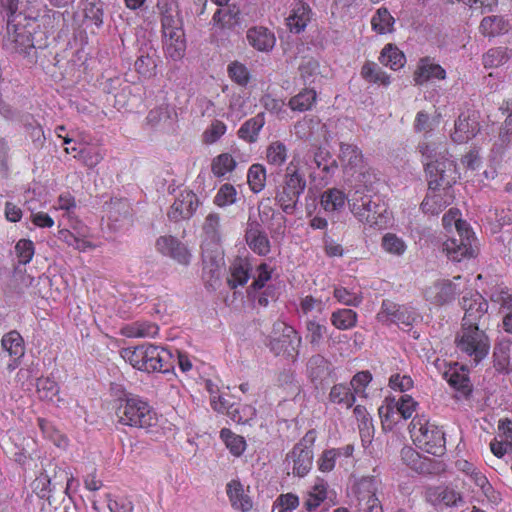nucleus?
Returning a JSON list of instances; mask_svg holds the SVG:
<instances>
[{
    "label": "nucleus",
    "mask_w": 512,
    "mask_h": 512,
    "mask_svg": "<svg viewBox=\"0 0 512 512\" xmlns=\"http://www.w3.org/2000/svg\"><path fill=\"white\" fill-rule=\"evenodd\" d=\"M36 26L35 18H28L22 13L8 16L3 47L10 53L35 59L37 49L46 47V36L43 32L39 34V38L34 36Z\"/></svg>",
    "instance_id": "1"
},
{
    "label": "nucleus",
    "mask_w": 512,
    "mask_h": 512,
    "mask_svg": "<svg viewBox=\"0 0 512 512\" xmlns=\"http://www.w3.org/2000/svg\"><path fill=\"white\" fill-rule=\"evenodd\" d=\"M115 395V414L119 423L141 429H148L157 424L156 412L139 396L123 391L118 386Z\"/></svg>",
    "instance_id": "2"
},
{
    "label": "nucleus",
    "mask_w": 512,
    "mask_h": 512,
    "mask_svg": "<svg viewBox=\"0 0 512 512\" xmlns=\"http://www.w3.org/2000/svg\"><path fill=\"white\" fill-rule=\"evenodd\" d=\"M419 149L427 159L425 170L430 178L429 189L435 191L441 185L450 187L456 180V167L454 161L447 157L446 148L425 143Z\"/></svg>",
    "instance_id": "3"
},
{
    "label": "nucleus",
    "mask_w": 512,
    "mask_h": 512,
    "mask_svg": "<svg viewBox=\"0 0 512 512\" xmlns=\"http://www.w3.org/2000/svg\"><path fill=\"white\" fill-rule=\"evenodd\" d=\"M306 188L304 174L291 162L286 169L283 184L277 188L275 201L284 213L292 215L297 209L300 195Z\"/></svg>",
    "instance_id": "4"
},
{
    "label": "nucleus",
    "mask_w": 512,
    "mask_h": 512,
    "mask_svg": "<svg viewBox=\"0 0 512 512\" xmlns=\"http://www.w3.org/2000/svg\"><path fill=\"white\" fill-rule=\"evenodd\" d=\"M350 210L353 215L363 223L373 226H382L386 223L387 208L378 197L362 194L355 191L349 200Z\"/></svg>",
    "instance_id": "5"
},
{
    "label": "nucleus",
    "mask_w": 512,
    "mask_h": 512,
    "mask_svg": "<svg viewBox=\"0 0 512 512\" xmlns=\"http://www.w3.org/2000/svg\"><path fill=\"white\" fill-rule=\"evenodd\" d=\"M456 347L478 364L489 352L490 341L479 326H462L455 337Z\"/></svg>",
    "instance_id": "6"
},
{
    "label": "nucleus",
    "mask_w": 512,
    "mask_h": 512,
    "mask_svg": "<svg viewBox=\"0 0 512 512\" xmlns=\"http://www.w3.org/2000/svg\"><path fill=\"white\" fill-rule=\"evenodd\" d=\"M410 425L412 437L420 449L434 456L445 453L446 441L441 428L429 422L423 423L421 419H413Z\"/></svg>",
    "instance_id": "7"
},
{
    "label": "nucleus",
    "mask_w": 512,
    "mask_h": 512,
    "mask_svg": "<svg viewBox=\"0 0 512 512\" xmlns=\"http://www.w3.org/2000/svg\"><path fill=\"white\" fill-rule=\"evenodd\" d=\"M476 241L473 231L465 221H456V231L444 242V251L449 259L460 262L476 255L473 243Z\"/></svg>",
    "instance_id": "8"
},
{
    "label": "nucleus",
    "mask_w": 512,
    "mask_h": 512,
    "mask_svg": "<svg viewBox=\"0 0 512 512\" xmlns=\"http://www.w3.org/2000/svg\"><path fill=\"white\" fill-rule=\"evenodd\" d=\"M315 439V431L309 430L286 455L285 462L287 469H291L294 476L304 477L311 470L313 464V444Z\"/></svg>",
    "instance_id": "9"
},
{
    "label": "nucleus",
    "mask_w": 512,
    "mask_h": 512,
    "mask_svg": "<svg viewBox=\"0 0 512 512\" xmlns=\"http://www.w3.org/2000/svg\"><path fill=\"white\" fill-rule=\"evenodd\" d=\"M460 304L465 311L462 326H479L488 311V303L483 296L469 291L462 297Z\"/></svg>",
    "instance_id": "10"
},
{
    "label": "nucleus",
    "mask_w": 512,
    "mask_h": 512,
    "mask_svg": "<svg viewBox=\"0 0 512 512\" xmlns=\"http://www.w3.org/2000/svg\"><path fill=\"white\" fill-rule=\"evenodd\" d=\"M202 266L204 277L209 281L218 280L224 266V252L220 243L202 242Z\"/></svg>",
    "instance_id": "11"
},
{
    "label": "nucleus",
    "mask_w": 512,
    "mask_h": 512,
    "mask_svg": "<svg viewBox=\"0 0 512 512\" xmlns=\"http://www.w3.org/2000/svg\"><path fill=\"white\" fill-rule=\"evenodd\" d=\"M428 503L436 508L458 507L464 504L462 494L449 486L428 487L425 491Z\"/></svg>",
    "instance_id": "12"
},
{
    "label": "nucleus",
    "mask_w": 512,
    "mask_h": 512,
    "mask_svg": "<svg viewBox=\"0 0 512 512\" xmlns=\"http://www.w3.org/2000/svg\"><path fill=\"white\" fill-rule=\"evenodd\" d=\"M199 205L197 195L192 191H182L175 199L168 211V218L171 221L179 222L192 217Z\"/></svg>",
    "instance_id": "13"
},
{
    "label": "nucleus",
    "mask_w": 512,
    "mask_h": 512,
    "mask_svg": "<svg viewBox=\"0 0 512 512\" xmlns=\"http://www.w3.org/2000/svg\"><path fill=\"white\" fill-rule=\"evenodd\" d=\"M479 129V122L475 111L467 110L462 112L455 121V128L451 138L455 143H465L475 137Z\"/></svg>",
    "instance_id": "14"
},
{
    "label": "nucleus",
    "mask_w": 512,
    "mask_h": 512,
    "mask_svg": "<svg viewBox=\"0 0 512 512\" xmlns=\"http://www.w3.org/2000/svg\"><path fill=\"white\" fill-rule=\"evenodd\" d=\"M156 247L160 253L171 257L181 265L188 266L191 262L192 254L186 245L173 236L158 238Z\"/></svg>",
    "instance_id": "15"
},
{
    "label": "nucleus",
    "mask_w": 512,
    "mask_h": 512,
    "mask_svg": "<svg viewBox=\"0 0 512 512\" xmlns=\"http://www.w3.org/2000/svg\"><path fill=\"white\" fill-rule=\"evenodd\" d=\"M392 323L404 326H410L415 320L414 314L406 307L399 306L391 300H383L381 311L378 313V319L384 321V318Z\"/></svg>",
    "instance_id": "16"
},
{
    "label": "nucleus",
    "mask_w": 512,
    "mask_h": 512,
    "mask_svg": "<svg viewBox=\"0 0 512 512\" xmlns=\"http://www.w3.org/2000/svg\"><path fill=\"white\" fill-rule=\"evenodd\" d=\"M456 294L455 285L449 280H438L425 290V298L436 306L450 303Z\"/></svg>",
    "instance_id": "17"
},
{
    "label": "nucleus",
    "mask_w": 512,
    "mask_h": 512,
    "mask_svg": "<svg viewBox=\"0 0 512 512\" xmlns=\"http://www.w3.org/2000/svg\"><path fill=\"white\" fill-rule=\"evenodd\" d=\"M245 239L249 248L258 255L265 256L270 252V241L257 221H248Z\"/></svg>",
    "instance_id": "18"
},
{
    "label": "nucleus",
    "mask_w": 512,
    "mask_h": 512,
    "mask_svg": "<svg viewBox=\"0 0 512 512\" xmlns=\"http://www.w3.org/2000/svg\"><path fill=\"white\" fill-rule=\"evenodd\" d=\"M152 344H143L134 348L128 347L122 350V357L128 361L134 368L150 373L151 358L150 349Z\"/></svg>",
    "instance_id": "19"
},
{
    "label": "nucleus",
    "mask_w": 512,
    "mask_h": 512,
    "mask_svg": "<svg viewBox=\"0 0 512 512\" xmlns=\"http://www.w3.org/2000/svg\"><path fill=\"white\" fill-rule=\"evenodd\" d=\"M246 38L253 48L261 52L272 50L276 42L274 33L263 26L248 29Z\"/></svg>",
    "instance_id": "20"
},
{
    "label": "nucleus",
    "mask_w": 512,
    "mask_h": 512,
    "mask_svg": "<svg viewBox=\"0 0 512 512\" xmlns=\"http://www.w3.org/2000/svg\"><path fill=\"white\" fill-rule=\"evenodd\" d=\"M151 372L169 373L174 371L176 360L171 350L152 345L150 349Z\"/></svg>",
    "instance_id": "21"
},
{
    "label": "nucleus",
    "mask_w": 512,
    "mask_h": 512,
    "mask_svg": "<svg viewBox=\"0 0 512 512\" xmlns=\"http://www.w3.org/2000/svg\"><path fill=\"white\" fill-rule=\"evenodd\" d=\"M445 77V70L439 64L433 63L429 57L421 58L414 72V81L417 85H423L432 78L444 80Z\"/></svg>",
    "instance_id": "22"
},
{
    "label": "nucleus",
    "mask_w": 512,
    "mask_h": 512,
    "mask_svg": "<svg viewBox=\"0 0 512 512\" xmlns=\"http://www.w3.org/2000/svg\"><path fill=\"white\" fill-rule=\"evenodd\" d=\"M401 459L404 464L418 473H432V461L429 458L422 457L415 449L405 446L401 449Z\"/></svg>",
    "instance_id": "23"
},
{
    "label": "nucleus",
    "mask_w": 512,
    "mask_h": 512,
    "mask_svg": "<svg viewBox=\"0 0 512 512\" xmlns=\"http://www.w3.org/2000/svg\"><path fill=\"white\" fill-rule=\"evenodd\" d=\"M311 19V9L308 4L298 0L287 18V25L294 33L302 32Z\"/></svg>",
    "instance_id": "24"
},
{
    "label": "nucleus",
    "mask_w": 512,
    "mask_h": 512,
    "mask_svg": "<svg viewBox=\"0 0 512 512\" xmlns=\"http://www.w3.org/2000/svg\"><path fill=\"white\" fill-rule=\"evenodd\" d=\"M338 159L345 170H353L362 166L363 154L354 144L340 142Z\"/></svg>",
    "instance_id": "25"
},
{
    "label": "nucleus",
    "mask_w": 512,
    "mask_h": 512,
    "mask_svg": "<svg viewBox=\"0 0 512 512\" xmlns=\"http://www.w3.org/2000/svg\"><path fill=\"white\" fill-rule=\"evenodd\" d=\"M510 26L508 21L499 15L484 17L479 25L480 33L485 37H495L506 33Z\"/></svg>",
    "instance_id": "26"
},
{
    "label": "nucleus",
    "mask_w": 512,
    "mask_h": 512,
    "mask_svg": "<svg viewBox=\"0 0 512 512\" xmlns=\"http://www.w3.org/2000/svg\"><path fill=\"white\" fill-rule=\"evenodd\" d=\"M1 345L14 358V364H9V368L14 369L18 365L17 360L24 356L23 338L17 331H10L3 336Z\"/></svg>",
    "instance_id": "27"
},
{
    "label": "nucleus",
    "mask_w": 512,
    "mask_h": 512,
    "mask_svg": "<svg viewBox=\"0 0 512 512\" xmlns=\"http://www.w3.org/2000/svg\"><path fill=\"white\" fill-rule=\"evenodd\" d=\"M265 124L264 113H258L256 116L245 121L238 130V137L249 143H254L258 139V134Z\"/></svg>",
    "instance_id": "28"
},
{
    "label": "nucleus",
    "mask_w": 512,
    "mask_h": 512,
    "mask_svg": "<svg viewBox=\"0 0 512 512\" xmlns=\"http://www.w3.org/2000/svg\"><path fill=\"white\" fill-rule=\"evenodd\" d=\"M161 25L163 29L183 28V21L180 17L178 6L174 2H165L160 6Z\"/></svg>",
    "instance_id": "29"
},
{
    "label": "nucleus",
    "mask_w": 512,
    "mask_h": 512,
    "mask_svg": "<svg viewBox=\"0 0 512 512\" xmlns=\"http://www.w3.org/2000/svg\"><path fill=\"white\" fill-rule=\"evenodd\" d=\"M227 494L234 508L247 512L252 508V501L244 494L243 487L238 481H231L227 485Z\"/></svg>",
    "instance_id": "30"
},
{
    "label": "nucleus",
    "mask_w": 512,
    "mask_h": 512,
    "mask_svg": "<svg viewBox=\"0 0 512 512\" xmlns=\"http://www.w3.org/2000/svg\"><path fill=\"white\" fill-rule=\"evenodd\" d=\"M378 479L374 476L363 477L356 485V494L359 506L366 504L372 499H378L376 492L378 490Z\"/></svg>",
    "instance_id": "31"
},
{
    "label": "nucleus",
    "mask_w": 512,
    "mask_h": 512,
    "mask_svg": "<svg viewBox=\"0 0 512 512\" xmlns=\"http://www.w3.org/2000/svg\"><path fill=\"white\" fill-rule=\"evenodd\" d=\"M213 24L221 29L233 28L240 22V10L236 6L217 9L212 18Z\"/></svg>",
    "instance_id": "32"
},
{
    "label": "nucleus",
    "mask_w": 512,
    "mask_h": 512,
    "mask_svg": "<svg viewBox=\"0 0 512 512\" xmlns=\"http://www.w3.org/2000/svg\"><path fill=\"white\" fill-rule=\"evenodd\" d=\"M231 277L228 285L231 289L244 286L250 277V264L246 260L238 259L230 267Z\"/></svg>",
    "instance_id": "33"
},
{
    "label": "nucleus",
    "mask_w": 512,
    "mask_h": 512,
    "mask_svg": "<svg viewBox=\"0 0 512 512\" xmlns=\"http://www.w3.org/2000/svg\"><path fill=\"white\" fill-rule=\"evenodd\" d=\"M379 61L383 65L397 70L404 66L405 56L395 45L387 44L381 51Z\"/></svg>",
    "instance_id": "34"
},
{
    "label": "nucleus",
    "mask_w": 512,
    "mask_h": 512,
    "mask_svg": "<svg viewBox=\"0 0 512 512\" xmlns=\"http://www.w3.org/2000/svg\"><path fill=\"white\" fill-rule=\"evenodd\" d=\"M347 197L339 189L326 190L321 196V205L326 211H337L344 207Z\"/></svg>",
    "instance_id": "35"
},
{
    "label": "nucleus",
    "mask_w": 512,
    "mask_h": 512,
    "mask_svg": "<svg viewBox=\"0 0 512 512\" xmlns=\"http://www.w3.org/2000/svg\"><path fill=\"white\" fill-rule=\"evenodd\" d=\"M394 22L395 19L390 14L388 9L385 7H381L372 17L371 25L373 30H375L379 34H385L393 31Z\"/></svg>",
    "instance_id": "36"
},
{
    "label": "nucleus",
    "mask_w": 512,
    "mask_h": 512,
    "mask_svg": "<svg viewBox=\"0 0 512 512\" xmlns=\"http://www.w3.org/2000/svg\"><path fill=\"white\" fill-rule=\"evenodd\" d=\"M316 92L314 89H304L289 100V107L293 111L304 112L311 109L316 101Z\"/></svg>",
    "instance_id": "37"
},
{
    "label": "nucleus",
    "mask_w": 512,
    "mask_h": 512,
    "mask_svg": "<svg viewBox=\"0 0 512 512\" xmlns=\"http://www.w3.org/2000/svg\"><path fill=\"white\" fill-rule=\"evenodd\" d=\"M299 308L304 315L316 319L324 312L326 302L312 295H307L300 300Z\"/></svg>",
    "instance_id": "38"
},
{
    "label": "nucleus",
    "mask_w": 512,
    "mask_h": 512,
    "mask_svg": "<svg viewBox=\"0 0 512 512\" xmlns=\"http://www.w3.org/2000/svg\"><path fill=\"white\" fill-rule=\"evenodd\" d=\"M331 323L340 330L351 329L356 326L357 313L351 309H339L332 313Z\"/></svg>",
    "instance_id": "39"
},
{
    "label": "nucleus",
    "mask_w": 512,
    "mask_h": 512,
    "mask_svg": "<svg viewBox=\"0 0 512 512\" xmlns=\"http://www.w3.org/2000/svg\"><path fill=\"white\" fill-rule=\"evenodd\" d=\"M329 399L331 402L343 405L346 408L353 406L355 396L351 389L344 384H336L331 388Z\"/></svg>",
    "instance_id": "40"
},
{
    "label": "nucleus",
    "mask_w": 512,
    "mask_h": 512,
    "mask_svg": "<svg viewBox=\"0 0 512 512\" xmlns=\"http://www.w3.org/2000/svg\"><path fill=\"white\" fill-rule=\"evenodd\" d=\"M448 205L449 202L441 194L433 192L426 195L421 203V209L425 214L438 215Z\"/></svg>",
    "instance_id": "41"
},
{
    "label": "nucleus",
    "mask_w": 512,
    "mask_h": 512,
    "mask_svg": "<svg viewBox=\"0 0 512 512\" xmlns=\"http://www.w3.org/2000/svg\"><path fill=\"white\" fill-rule=\"evenodd\" d=\"M220 437L234 456H240L244 452L246 442L242 436L234 434L227 428H223L220 432Z\"/></svg>",
    "instance_id": "42"
},
{
    "label": "nucleus",
    "mask_w": 512,
    "mask_h": 512,
    "mask_svg": "<svg viewBox=\"0 0 512 512\" xmlns=\"http://www.w3.org/2000/svg\"><path fill=\"white\" fill-rule=\"evenodd\" d=\"M445 377L448 383L463 396L467 397L470 395L472 389L467 375L456 370H449L445 372Z\"/></svg>",
    "instance_id": "43"
},
{
    "label": "nucleus",
    "mask_w": 512,
    "mask_h": 512,
    "mask_svg": "<svg viewBox=\"0 0 512 512\" xmlns=\"http://www.w3.org/2000/svg\"><path fill=\"white\" fill-rule=\"evenodd\" d=\"M247 181L254 193H259L265 187L266 170L260 164H253L247 174Z\"/></svg>",
    "instance_id": "44"
},
{
    "label": "nucleus",
    "mask_w": 512,
    "mask_h": 512,
    "mask_svg": "<svg viewBox=\"0 0 512 512\" xmlns=\"http://www.w3.org/2000/svg\"><path fill=\"white\" fill-rule=\"evenodd\" d=\"M361 75L368 82L380 83L385 86L390 83L389 76L373 62H366L362 66Z\"/></svg>",
    "instance_id": "45"
},
{
    "label": "nucleus",
    "mask_w": 512,
    "mask_h": 512,
    "mask_svg": "<svg viewBox=\"0 0 512 512\" xmlns=\"http://www.w3.org/2000/svg\"><path fill=\"white\" fill-rule=\"evenodd\" d=\"M220 217L216 213H210L203 226L204 239L203 242H217L220 243Z\"/></svg>",
    "instance_id": "46"
},
{
    "label": "nucleus",
    "mask_w": 512,
    "mask_h": 512,
    "mask_svg": "<svg viewBox=\"0 0 512 512\" xmlns=\"http://www.w3.org/2000/svg\"><path fill=\"white\" fill-rule=\"evenodd\" d=\"M36 387L37 394L41 400L54 401L58 396L59 386L50 378H39Z\"/></svg>",
    "instance_id": "47"
},
{
    "label": "nucleus",
    "mask_w": 512,
    "mask_h": 512,
    "mask_svg": "<svg viewBox=\"0 0 512 512\" xmlns=\"http://www.w3.org/2000/svg\"><path fill=\"white\" fill-rule=\"evenodd\" d=\"M327 498V486L325 483H319L313 486L312 491L307 494L304 501V507L308 511H313Z\"/></svg>",
    "instance_id": "48"
},
{
    "label": "nucleus",
    "mask_w": 512,
    "mask_h": 512,
    "mask_svg": "<svg viewBox=\"0 0 512 512\" xmlns=\"http://www.w3.org/2000/svg\"><path fill=\"white\" fill-rule=\"evenodd\" d=\"M266 158L269 164L281 166L287 159V148L280 141L272 142L266 150Z\"/></svg>",
    "instance_id": "49"
},
{
    "label": "nucleus",
    "mask_w": 512,
    "mask_h": 512,
    "mask_svg": "<svg viewBox=\"0 0 512 512\" xmlns=\"http://www.w3.org/2000/svg\"><path fill=\"white\" fill-rule=\"evenodd\" d=\"M510 58L507 48L497 47L488 50L483 56V64L486 68L503 65Z\"/></svg>",
    "instance_id": "50"
},
{
    "label": "nucleus",
    "mask_w": 512,
    "mask_h": 512,
    "mask_svg": "<svg viewBox=\"0 0 512 512\" xmlns=\"http://www.w3.org/2000/svg\"><path fill=\"white\" fill-rule=\"evenodd\" d=\"M307 369L313 380L321 379L328 374L329 362L323 356L317 354L309 359Z\"/></svg>",
    "instance_id": "51"
},
{
    "label": "nucleus",
    "mask_w": 512,
    "mask_h": 512,
    "mask_svg": "<svg viewBox=\"0 0 512 512\" xmlns=\"http://www.w3.org/2000/svg\"><path fill=\"white\" fill-rule=\"evenodd\" d=\"M470 478L478 486L483 494L488 498L489 501L497 503L500 500L499 493H497L492 485L489 483L487 477L483 475L479 470H476L470 475Z\"/></svg>",
    "instance_id": "52"
},
{
    "label": "nucleus",
    "mask_w": 512,
    "mask_h": 512,
    "mask_svg": "<svg viewBox=\"0 0 512 512\" xmlns=\"http://www.w3.org/2000/svg\"><path fill=\"white\" fill-rule=\"evenodd\" d=\"M172 114L176 115L173 109L167 105H162L149 111L146 120L151 127H157L161 123L170 122Z\"/></svg>",
    "instance_id": "53"
},
{
    "label": "nucleus",
    "mask_w": 512,
    "mask_h": 512,
    "mask_svg": "<svg viewBox=\"0 0 512 512\" xmlns=\"http://www.w3.org/2000/svg\"><path fill=\"white\" fill-rule=\"evenodd\" d=\"M235 166L234 158L228 153H223L213 160L211 169L214 175L220 177L231 172Z\"/></svg>",
    "instance_id": "54"
},
{
    "label": "nucleus",
    "mask_w": 512,
    "mask_h": 512,
    "mask_svg": "<svg viewBox=\"0 0 512 512\" xmlns=\"http://www.w3.org/2000/svg\"><path fill=\"white\" fill-rule=\"evenodd\" d=\"M314 161L319 168L322 167L326 174H333L338 168L337 160L333 159L330 152L324 148H318L314 155Z\"/></svg>",
    "instance_id": "55"
},
{
    "label": "nucleus",
    "mask_w": 512,
    "mask_h": 512,
    "mask_svg": "<svg viewBox=\"0 0 512 512\" xmlns=\"http://www.w3.org/2000/svg\"><path fill=\"white\" fill-rule=\"evenodd\" d=\"M494 367L500 373H509V344H500L494 350Z\"/></svg>",
    "instance_id": "56"
},
{
    "label": "nucleus",
    "mask_w": 512,
    "mask_h": 512,
    "mask_svg": "<svg viewBox=\"0 0 512 512\" xmlns=\"http://www.w3.org/2000/svg\"><path fill=\"white\" fill-rule=\"evenodd\" d=\"M382 246L386 252L397 256L402 255L406 250L404 241L392 233H387L383 237Z\"/></svg>",
    "instance_id": "57"
},
{
    "label": "nucleus",
    "mask_w": 512,
    "mask_h": 512,
    "mask_svg": "<svg viewBox=\"0 0 512 512\" xmlns=\"http://www.w3.org/2000/svg\"><path fill=\"white\" fill-rule=\"evenodd\" d=\"M236 195H237V192H236V189L234 188V186L226 183V184L222 185L220 187V189L218 190V192L215 196L214 202L216 205L221 206V207L231 205V204L235 203Z\"/></svg>",
    "instance_id": "58"
},
{
    "label": "nucleus",
    "mask_w": 512,
    "mask_h": 512,
    "mask_svg": "<svg viewBox=\"0 0 512 512\" xmlns=\"http://www.w3.org/2000/svg\"><path fill=\"white\" fill-rule=\"evenodd\" d=\"M156 67L157 64L154 57L149 54L141 55L135 61V69L143 77L154 75Z\"/></svg>",
    "instance_id": "59"
},
{
    "label": "nucleus",
    "mask_w": 512,
    "mask_h": 512,
    "mask_svg": "<svg viewBox=\"0 0 512 512\" xmlns=\"http://www.w3.org/2000/svg\"><path fill=\"white\" fill-rule=\"evenodd\" d=\"M491 300L499 305V313L506 315L512 313V294L501 289L491 295Z\"/></svg>",
    "instance_id": "60"
},
{
    "label": "nucleus",
    "mask_w": 512,
    "mask_h": 512,
    "mask_svg": "<svg viewBox=\"0 0 512 512\" xmlns=\"http://www.w3.org/2000/svg\"><path fill=\"white\" fill-rule=\"evenodd\" d=\"M309 341L312 345L319 344L327 332V327L316 319H310L306 323Z\"/></svg>",
    "instance_id": "61"
},
{
    "label": "nucleus",
    "mask_w": 512,
    "mask_h": 512,
    "mask_svg": "<svg viewBox=\"0 0 512 512\" xmlns=\"http://www.w3.org/2000/svg\"><path fill=\"white\" fill-rule=\"evenodd\" d=\"M416 406L417 402L409 395H403L398 401L395 400L396 410L403 419H409L412 417Z\"/></svg>",
    "instance_id": "62"
},
{
    "label": "nucleus",
    "mask_w": 512,
    "mask_h": 512,
    "mask_svg": "<svg viewBox=\"0 0 512 512\" xmlns=\"http://www.w3.org/2000/svg\"><path fill=\"white\" fill-rule=\"evenodd\" d=\"M85 18L91 20L97 27L103 23V5L100 2H88L84 8Z\"/></svg>",
    "instance_id": "63"
},
{
    "label": "nucleus",
    "mask_w": 512,
    "mask_h": 512,
    "mask_svg": "<svg viewBox=\"0 0 512 512\" xmlns=\"http://www.w3.org/2000/svg\"><path fill=\"white\" fill-rule=\"evenodd\" d=\"M15 250L19 257V262L27 264L31 261L34 255V244L31 240L21 239L17 242Z\"/></svg>",
    "instance_id": "64"
}]
</instances>
